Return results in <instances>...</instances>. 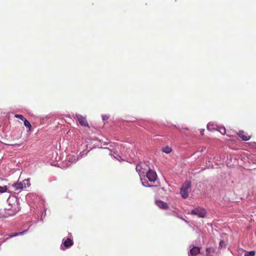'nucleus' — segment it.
I'll return each instance as SVG.
<instances>
[{
	"instance_id": "ddd939ff",
	"label": "nucleus",
	"mask_w": 256,
	"mask_h": 256,
	"mask_svg": "<svg viewBox=\"0 0 256 256\" xmlns=\"http://www.w3.org/2000/svg\"><path fill=\"white\" fill-rule=\"evenodd\" d=\"M200 252V248L194 246L190 250L189 256H194L199 254Z\"/></svg>"
},
{
	"instance_id": "2eb2a0df",
	"label": "nucleus",
	"mask_w": 256,
	"mask_h": 256,
	"mask_svg": "<svg viewBox=\"0 0 256 256\" xmlns=\"http://www.w3.org/2000/svg\"><path fill=\"white\" fill-rule=\"evenodd\" d=\"M218 128V126L214 123L209 122L207 124V129L210 131L217 130Z\"/></svg>"
},
{
	"instance_id": "a878e982",
	"label": "nucleus",
	"mask_w": 256,
	"mask_h": 256,
	"mask_svg": "<svg viewBox=\"0 0 256 256\" xmlns=\"http://www.w3.org/2000/svg\"><path fill=\"white\" fill-rule=\"evenodd\" d=\"M114 158L119 161L122 160L121 156L118 154H117L116 156H114Z\"/></svg>"
},
{
	"instance_id": "423d86ee",
	"label": "nucleus",
	"mask_w": 256,
	"mask_h": 256,
	"mask_svg": "<svg viewBox=\"0 0 256 256\" xmlns=\"http://www.w3.org/2000/svg\"><path fill=\"white\" fill-rule=\"evenodd\" d=\"M191 214L197 216L198 218H204L206 215V210L200 207H198L191 210L189 212Z\"/></svg>"
},
{
	"instance_id": "4be33fe9",
	"label": "nucleus",
	"mask_w": 256,
	"mask_h": 256,
	"mask_svg": "<svg viewBox=\"0 0 256 256\" xmlns=\"http://www.w3.org/2000/svg\"><path fill=\"white\" fill-rule=\"evenodd\" d=\"M15 118H18L22 120L23 122L24 120H26V118H24V117L22 115V114H16L15 115Z\"/></svg>"
},
{
	"instance_id": "9d476101",
	"label": "nucleus",
	"mask_w": 256,
	"mask_h": 256,
	"mask_svg": "<svg viewBox=\"0 0 256 256\" xmlns=\"http://www.w3.org/2000/svg\"><path fill=\"white\" fill-rule=\"evenodd\" d=\"M76 116L79 123L81 126H84L89 127V125L86 121V117L79 114H76Z\"/></svg>"
},
{
	"instance_id": "f257e3e1",
	"label": "nucleus",
	"mask_w": 256,
	"mask_h": 256,
	"mask_svg": "<svg viewBox=\"0 0 256 256\" xmlns=\"http://www.w3.org/2000/svg\"><path fill=\"white\" fill-rule=\"evenodd\" d=\"M136 172L138 173L142 184L143 186L145 187H152V186L148 182H146L144 174L150 169V168L148 164V162H140L138 164L136 168Z\"/></svg>"
},
{
	"instance_id": "0eeeda50",
	"label": "nucleus",
	"mask_w": 256,
	"mask_h": 256,
	"mask_svg": "<svg viewBox=\"0 0 256 256\" xmlns=\"http://www.w3.org/2000/svg\"><path fill=\"white\" fill-rule=\"evenodd\" d=\"M146 175L145 176L146 179H148L150 182H154L157 179V174L155 171L148 169V170L146 173Z\"/></svg>"
},
{
	"instance_id": "20e7f679",
	"label": "nucleus",
	"mask_w": 256,
	"mask_h": 256,
	"mask_svg": "<svg viewBox=\"0 0 256 256\" xmlns=\"http://www.w3.org/2000/svg\"><path fill=\"white\" fill-rule=\"evenodd\" d=\"M191 182L186 181L182 186L180 188L181 196L186 198L188 196V194L190 192Z\"/></svg>"
},
{
	"instance_id": "1a4fd4ad",
	"label": "nucleus",
	"mask_w": 256,
	"mask_h": 256,
	"mask_svg": "<svg viewBox=\"0 0 256 256\" xmlns=\"http://www.w3.org/2000/svg\"><path fill=\"white\" fill-rule=\"evenodd\" d=\"M28 231V230H24L22 232H12L8 234V236L5 239L0 240V246L2 245V244L5 242L6 240H7L10 238H12L13 237L18 236H21L24 234L26 232Z\"/></svg>"
},
{
	"instance_id": "cd10ccee",
	"label": "nucleus",
	"mask_w": 256,
	"mask_h": 256,
	"mask_svg": "<svg viewBox=\"0 0 256 256\" xmlns=\"http://www.w3.org/2000/svg\"><path fill=\"white\" fill-rule=\"evenodd\" d=\"M204 129H202V130H200V133H201L202 134H203V133H204Z\"/></svg>"
},
{
	"instance_id": "393cba45",
	"label": "nucleus",
	"mask_w": 256,
	"mask_h": 256,
	"mask_svg": "<svg viewBox=\"0 0 256 256\" xmlns=\"http://www.w3.org/2000/svg\"><path fill=\"white\" fill-rule=\"evenodd\" d=\"M109 118V116L107 115L102 116V118L103 120H107Z\"/></svg>"
},
{
	"instance_id": "a211bd4d",
	"label": "nucleus",
	"mask_w": 256,
	"mask_h": 256,
	"mask_svg": "<svg viewBox=\"0 0 256 256\" xmlns=\"http://www.w3.org/2000/svg\"><path fill=\"white\" fill-rule=\"evenodd\" d=\"M217 130H218V132H220V133L223 135L226 132L225 128L224 126H218Z\"/></svg>"
},
{
	"instance_id": "f8f14e48",
	"label": "nucleus",
	"mask_w": 256,
	"mask_h": 256,
	"mask_svg": "<svg viewBox=\"0 0 256 256\" xmlns=\"http://www.w3.org/2000/svg\"><path fill=\"white\" fill-rule=\"evenodd\" d=\"M156 204L158 207L162 209H166L168 208L167 204L162 200H156Z\"/></svg>"
},
{
	"instance_id": "bb28decb",
	"label": "nucleus",
	"mask_w": 256,
	"mask_h": 256,
	"mask_svg": "<svg viewBox=\"0 0 256 256\" xmlns=\"http://www.w3.org/2000/svg\"><path fill=\"white\" fill-rule=\"evenodd\" d=\"M42 215L45 216H46V209H44L42 213Z\"/></svg>"
},
{
	"instance_id": "6e6552de",
	"label": "nucleus",
	"mask_w": 256,
	"mask_h": 256,
	"mask_svg": "<svg viewBox=\"0 0 256 256\" xmlns=\"http://www.w3.org/2000/svg\"><path fill=\"white\" fill-rule=\"evenodd\" d=\"M62 242V243L60 246V248L62 250L70 248L74 244L73 240L70 238H64Z\"/></svg>"
},
{
	"instance_id": "b1692460",
	"label": "nucleus",
	"mask_w": 256,
	"mask_h": 256,
	"mask_svg": "<svg viewBox=\"0 0 256 256\" xmlns=\"http://www.w3.org/2000/svg\"><path fill=\"white\" fill-rule=\"evenodd\" d=\"M88 151H86L85 150H83L82 152H80V154L78 155V156H82V158L84 157V156H86L88 154Z\"/></svg>"
},
{
	"instance_id": "aec40b11",
	"label": "nucleus",
	"mask_w": 256,
	"mask_h": 256,
	"mask_svg": "<svg viewBox=\"0 0 256 256\" xmlns=\"http://www.w3.org/2000/svg\"><path fill=\"white\" fill-rule=\"evenodd\" d=\"M226 247V244L223 240H220L219 243V248H224Z\"/></svg>"
},
{
	"instance_id": "9b49d317",
	"label": "nucleus",
	"mask_w": 256,
	"mask_h": 256,
	"mask_svg": "<svg viewBox=\"0 0 256 256\" xmlns=\"http://www.w3.org/2000/svg\"><path fill=\"white\" fill-rule=\"evenodd\" d=\"M81 158L82 156H78L75 155H70L68 157V160L70 162H76Z\"/></svg>"
},
{
	"instance_id": "6ab92c4d",
	"label": "nucleus",
	"mask_w": 256,
	"mask_h": 256,
	"mask_svg": "<svg viewBox=\"0 0 256 256\" xmlns=\"http://www.w3.org/2000/svg\"><path fill=\"white\" fill-rule=\"evenodd\" d=\"M214 252V248H208L206 249V256H210L211 252Z\"/></svg>"
},
{
	"instance_id": "c85d7f7f",
	"label": "nucleus",
	"mask_w": 256,
	"mask_h": 256,
	"mask_svg": "<svg viewBox=\"0 0 256 256\" xmlns=\"http://www.w3.org/2000/svg\"><path fill=\"white\" fill-rule=\"evenodd\" d=\"M68 235H70V236H72V234H70H70H68Z\"/></svg>"
},
{
	"instance_id": "dca6fc26",
	"label": "nucleus",
	"mask_w": 256,
	"mask_h": 256,
	"mask_svg": "<svg viewBox=\"0 0 256 256\" xmlns=\"http://www.w3.org/2000/svg\"><path fill=\"white\" fill-rule=\"evenodd\" d=\"M24 126L28 129V132L30 131L31 128H32V125L30 124V122L26 119L24 121Z\"/></svg>"
},
{
	"instance_id": "39448f33",
	"label": "nucleus",
	"mask_w": 256,
	"mask_h": 256,
	"mask_svg": "<svg viewBox=\"0 0 256 256\" xmlns=\"http://www.w3.org/2000/svg\"><path fill=\"white\" fill-rule=\"evenodd\" d=\"M16 214V212H14V210L9 206L8 208L0 209V218H8V216H13Z\"/></svg>"
},
{
	"instance_id": "412c9836",
	"label": "nucleus",
	"mask_w": 256,
	"mask_h": 256,
	"mask_svg": "<svg viewBox=\"0 0 256 256\" xmlns=\"http://www.w3.org/2000/svg\"><path fill=\"white\" fill-rule=\"evenodd\" d=\"M256 254L255 251L252 250L248 252L246 254H245L244 256H254Z\"/></svg>"
},
{
	"instance_id": "4468645a",
	"label": "nucleus",
	"mask_w": 256,
	"mask_h": 256,
	"mask_svg": "<svg viewBox=\"0 0 256 256\" xmlns=\"http://www.w3.org/2000/svg\"><path fill=\"white\" fill-rule=\"evenodd\" d=\"M238 136L243 140H248L250 139V136L248 135H246L244 134V132L242 130H240L238 133Z\"/></svg>"
},
{
	"instance_id": "f03ea898",
	"label": "nucleus",
	"mask_w": 256,
	"mask_h": 256,
	"mask_svg": "<svg viewBox=\"0 0 256 256\" xmlns=\"http://www.w3.org/2000/svg\"><path fill=\"white\" fill-rule=\"evenodd\" d=\"M8 206L16 212V213L20 210L19 198L14 196H10L8 200Z\"/></svg>"
},
{
	"instance_id": "5701e85b",
	"label": "nucleus",
	"mask_w": 256,
	"mask_h": 256,
	"mask_svg": "<svg viewBox=\"0 0 256 256\" xmlns=\"http://www.w3.org/2000/svg\"><path fill=\"white\" fill-rule=\"evenodd\" d=\"M7 190L6 186H0V192L4 193Z\"/></svg>"
},
{
	"instance_id": "7ed1b4c3",
	"label": "nucleus",
	"mask_w": 256,
	"mask_h": 256,
	"mask_svg": "<svg viewBox=\"0 0 256 256\" xmlns=\"http://www.w3.org/2000/svg\"><path fill=\"white\" fill-rule=\"evenodd\" d=\"M30 186V179H25L22 182H18L12 184L15 190H20L28 188Z\"/></svg>"
},
{
	"instance_id": "f3484780",
	"label": "nucleus",
	"mask_w": 256,
	"mask_h": 256,
	"mask_svg": "<svg viewBox=\"0 0 256 256\" xmlns=\"http://www.w3.org/2000/svg\"><path fill=\"white\" fill-rule=\"evenodd\" d=\"M172 150L170 148L166 146L162 148V151L166 154H169L172 152Z\"/></svg>"
}]
</instances>
